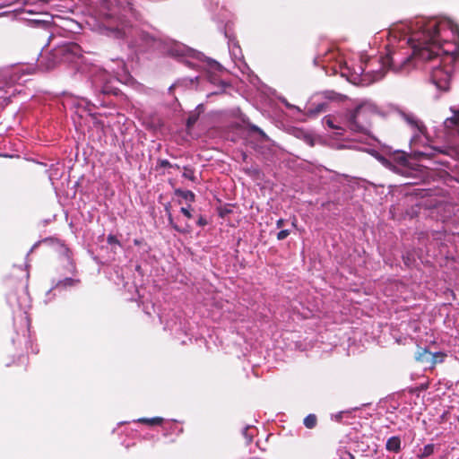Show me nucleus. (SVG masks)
Returning a JSON list of instances; mask_svg holds the SVG:
<instances>
[{
  "label": "nucleus",
  "instance_id": "obj_30",
  "mask_svg": "<svg viewBox=\"0 0 459 459\" xmlns=\"http://www.w3.org/2000/svg\"><path fill=\"white\" fill-rule=\"evenodd\" d=\"M169 224L172 226V228L175 230H177L178 232H182L183 231L177 224L174 223L173 218H172L171 214L169 215Z\"/></svg>",
  "mask_w": 459,
  "mask_h": 459
},
{
  "label": "nucleus",
  "instance_id": "obj_34",
  "mask_svg": "<svg viewBox=\"0 0 459 459\" xmlns=\"http://www.w3.org/2000/svg\"><path fill=\"white\" fill-rule=\"evenodd\" d=\"M207 220L204 216H200L197 221V225L203 227L207 224Z\"/></svg>",
  "mask_w": 459,
  "mask_h": 459
},
{
  "label": "nucleus",
  "instance_id": "obj_4",
  "mask_svg": "<svg viewBox=\"0 0 459 459\" xmlns=\"http://www.w3.org/2000/svg\"><path fill=\"white\" fill-rule=\"evenodd\" d=\"M82 73H86L91 84L94 94L99 97L100 95L117 94L116 82L118 76L125 74L126 65L123 60H117V68L112 69L111 74L105 68L96 65H91L87 68L80 67Z\"/></svg>",
  "mask_w": 459,
  "mask_h": 459
},
{
  "label": "nucleus",
  "instance_id": "obj_22",
  "mask_svg": "<svg viewBox=\"0 0 459 459\" xmlns=\"http://www.w3.org/2000/svg\"><path fill=\"white\" fill-rule=\"evenodd\" d=\"M183 177L194 182L196 180L194 170L188 167L184 168Z\"/></svg>",
  "mask_w": 459,
  "mask_h": 459
},
{
  "label": "nucleus",
  "instance_id": "obj_5",
  "mask_svg": "<svg viewBox=\"0 0 459 459\" xmlns=\"http://www.w3.org/2000/svg\"><path fill=\"white\" fill-rule=\"evenodd\" d=\"M403 119L413 130V135L411 138V154L416 160L434 159L437 153H443L441 148H436L425 145L426 126L413 114H403Z\"/></svg>",
  "mask_w": 459,
  "mask_h": 459
},
{
  "label": "nucleus",
  "instance_id": "obj_8",
  "mask_svg": "<svg viewBox=\"0 0 459 459\" xmlns=\"http://www.w3.org/2000/svg\"><path fill=\"white\" fill-rule=\"evenodd\" d=\"M225 37L229 38L228 45H229V51L230 54V56L233 60V62L238 65V67L245 73L246 70H248V66L247 64L243 61V54L240 47L238 46V42L235 41L234 39H230L228 36V33L225 32Z\"/></svg>",
  "mask_w": 459,
  "mask_h": 459
},
{
  "label": "nucleus",
  "instance_id": "obj_24",
  "mask_svg": "<svg viewBox=\"0 0 459 459\" xmlns=\"http://www.w3.org/2000/svg\"><path fill=\"white\" fill-rule=\"evenodd\" d=\"M159 166L160 168H177L179 169V166L178 164H171L168 160H159L158 161Z\"/></svg>",
  "mask_w": 459,
  "mask_h": 459
},
{
  "label": "nucleus",
  "instance_id": "obj_12",
  "mask_svg": "<svg viewBox=\"0 0 459 459\" xmlns=\"http://www.w3.org/2000/svg\"><path fill=\"white\" fill-rule=\"evenodd\" d=\"M326 106H327V104L325 101H322V102L311 101L306 107L307 114L310 117L316 116L320 113L326 111Z\"/></svg>",
  "mask_w": 459,
  "mask_h": 459
},
{
  "label": "nucleus",
  "instance_id": "obj_29",
  "mask_svg": "<svg viewBox=\"0 0 459 459\" xmlns=\"http://www.w3.org/2000/svg\"><path fill=\"white\" fill-rule=\"evenodd\" d=\"M107 241L109 245H120L118 239L114 235H108L107 238Z\"/></svg>",
  "mask_w": 459,
  "mask_h": 459
},
{
  "label": "nucleus",
  "instance_id": "obj_2",
  "mask_svg": "<svg viewBox=\"0 0 459 459\" xmlns=\"http://www.w3.org/2000/svg\"><path fill=\"white\" fill-rule=\"evenodd\" d=\"M132 19L137 20L138 13L129 0H102L97 10L93 30L109 38L127 39L128 47L135 52L158 49L180 58L189 67L204 70L211 83L225 87V82L219 78V74L223 72L220 63L180 42L136 30L133 28Z\"/></svg>",
  "mask_w": 459,
  "mask_h": 459
},
{
  "label": "nucleus",
  "instance_id": "obj_26",
  "mask_svg": "<svg viewBox=\"0 0 459 459\" xmlns=\"http://www.w3.org/2000/svg\"><path fill=\"white\" fill-rule=\"evenodd\" d=\"M248 127L252 132L258 133L264 138L266 137L264 132L262 129H260L257 126L249 124Z\"/></svg>",
  "mask_w": 459,
  "mask_h": 459
},
{
  "label": "nucleus",
  "instance_id": "obj_7",
  "mask_svg": "<svg viewBox=\"0 0 459 459\" xmlns=\"http://www.w3.org/2000/svg\"><path fill=\"white\" fill-rule=\"evenodd\" d=\"M454 112L453 117L444 121L446 141L455 147H459V112Z\"/></svg>",
  "mask_w": 459,
  "mask_h": 459
},
{
  "label": "nucleus",
  "instance_id": "obj_13",
  "mask_svg": "<svg viewBox=\"0 0 459 459\" xmlns=\"http://www.w3.org/2000/svg\"><path fill=\"white\" fill-rule=\"evenodd\" d=\"M73 104L77 108H82L84 111H87L89 114H91L95 108V104L91 103L85 98H77L73 100Z\"/></svg>",
  "mask_w": 459,
  "mask_h": 459
},
{
  "label": "nucleus",
  "instance_id": "obj_41",
  "mask_svg": "<svg viewBox=\"0 0 459 459\" xmlns=\"http://www.w3.org/2000/svg\"><path fill=\"white\" fill-rule=\"evenodd\" d=\"M378 159H379L381 161H383V162L385 160V158H383V157H378Z\"/></svg>",
  "mask_w": 459,
  "mask_h": 459
},
{
  "label": "nucleus",
  "instance_id": "obj_28",
  "mask_svg": "<svg viewBox=\"0 0 459 459\" xmlns=\"http://www.w3.org/2000/svg\"><path fill=\"white\" fill-rule=\"evenodd\" d=\"M4 91L0 88V93H2ZM9 103V97L4 96L0 94V106L4 108Z\"/></svg>",
  "mask_w": 459,
  "mask_h": 459
},
{
  "label": "nucleus",
  "instance_id": "obj_15",
  "mask_svg": "<svg viewBox=\"0 0 459 459\" xmlns=\"http://www.w3.org/2000/svg\"><path fill=\"white\" fill-rule=\"evenodd\" d=\"M174 194L177 196L182 197L183 199H185L186 201H187L189 203H194L195 201V195L190 190H183L180 188H177V189H175Z\"/></svg>",
  "mask_w": 459,
  "mask_h": 459
},
{
  "label": "nucleus",
  "instance_id": "obj_9",
  "mask_svg": "<svg viewBox=\"0 0 459 459\" xmlns=\"http://www.w3.org/2000/svg\"><path fill=\"white\" fill-rule=\"evenodd\" d=\"M34 71V68L29 65H20L12 69L10 74V82L11 83H22L26 82V79H23L24 76L30 74Z\"/></svg>",
  "mask_w": 459,
  "mask_h": 459
},
{
  "label": "nucleus",
  "instance_id": "obj_17",
  "mask_svg": "<svg viewBox=\"0 0 459 459\" xmlns=\"http://www.w3.org/2000/svg\"><path fill=\"white\" fill-rule=\"evenodd\" d=\"M436 448V445L434 444H428L424 446V447L420 450V454L418 455V457L420 459L429 457L431 455L434 454Z\"/></svg>",
  "mask_w": 459,
  "mask_h": 459
},
{
  "label": "nucleus",
  "instance_id": "obj_39",
  "mask_svg": "<svg viewBox=\"0 0 459 459\" xmlns=\"http://www.w3.org/2000/svg\"><path fill=\"white\" fill-rule=\"evenodd\" d=\"M26 11H27V13H36V11H35L34 9H27Z\"/></svg>",
  "mask_w": 459,
  "mask_h": 459
},
{
  "label": "nucleus",
  "instance_id": "obj_18",
  "mask_svg": "<svg viewBox=\"0 0 459 459\" xmlns=\"http://www.w3.org/2000/svg\"><path fill=\"white\" fill-rule=\"evenodd\" d=\"M430 356L431 352L429 351L427 349H422L417 352L415 358L418 361L429 364Z\"/></svg>",
  "mask_w": 459,
  "mask_h": 459
},
{
  "label": "nucleus",
  "instance_id": "obj_16",
  "mask_svg": "<svg viewBox=\"0 0 459 459\" xmlns=\"http://www.w3.org/2000/svg\"><path fill=\"white\" fill-rule=\"evenodd\" d=\"M446 358V353L442 351L437 352H431V356L429 359V365L432 367L437 363L444 362L445 359Z\"/></svg>",
  "mask_w": 459,
  "mask_h": 459
},
{
  "label": "nucleus",
  "instance_id": "obj_38",
  "mask_svg": "<svg viewBox=\"0 0 459 459\" xmlns=\"http://www.w3.org/2000/svg\"><path fill=\"white\" fill-rule=\"evenodd\" d=\"M297 222H298L297 218L294 216L292 218V221H291V225L293 228H297Z\"/></svg>",
  "mask_w": 459,
  "mask_h": 459
},
{
  "label": "nucleus",
  "instance_id": "obj_21",
  "mask_svg": "<svg viewBox=\"0 0 459 459\" xmlns=\"http://www.w3.org/2000/svg\"><path fill=\"white\" fill-rule=\"evenodd\" d=\"M316 416L315 414H308L307 417H305L303 423L306 428L313 429L316 425Z\"/></svg>",
  "mask_w": 459,
  "mask_h": 459
},
{
  "label": "nucleus",
  "instance_id": "obj_44",
  "mask_svg": "<svg viewBox=\"0 0 459 459\" xmlns=\"http://www.w3.org/2000/svg\"><path fill=\"white\" fill-rule=\"evenodd\" d=\"M348 81H351V82H353L354 83H356L355 80L353 81V80H351V78H348Z\"/></svg>",
  "mask_w": 459,
  "mask_h": 459
},
{
  "label": "nucleus",
  "instance_id": "obj_11",
  "mask_svg": "<svg viewBox=\"0 0 459 459\" xmlns=\"http://www.w3.org/2000/svg\"><path fill=\"white\" fill-rule=\"evenodd\" d=\"M323 124L331 129L336 130L338 134H342V132L347 129L343 125V115L340 121H337L334 117L326 116L323 118Z\"/></svg>",
  "mask_w": 459,
  "mask_h": 459
},
{
  "label": "nucleus",
  "instance_id": "obj_31",
  "mask_svg": "<svg viewBox=\"0 0 459 459\" xmlns=\"http://www.w3.org/2000/svg\"><path fill=\"white\" fill-rule=\"evenodd\" d=\"M62 253L64 254V255H65V257L67 258V261L70 262L71 257H70L69 248L63 245L62 246Z\"/></svg>",
  "mask_w": 459,
  "mask_h": 459
},
{
  "label": "nucleus",
  "instance_id": "obj_40",
  "mask_svg": "<svg viewBox=\"0 0 459 459\" xmlns=\"http://www.w3.org/2000/svg\"><path fill=\"white\" fill-rule=\"evenodd\" d=\"M98 102H99V104H100V106H104V105H105V103H104L102 100H98Z\"/></svg>",
  "mask_w": 459,
  "mask_h": 459
},
{
  "label": "nucleus",
  "instance_id": "obj_33",
  "mask_svg": "<svg viewBox=\"0 0 459 459\" xmlns=\"http://www.w3.org/2000/svg\"><path fill=\"white\" fill-rule=\"evenodd\" d=\"M281 102L285 105L286 108H293V109H297L299 111V108L294 105H291L285 99H282L281 100Z\"/></svg>",
  "mask_w": 459,
  "mask_h": 459
},
{
  "label": "nucleus",
  "instance_id": "obj_20",
  "mask_svg": "<svg viewBox=\"0 0 459 459\" xmlns=\"http://www.w3.org/2000/svg\"><path fill=\"white\" fill-rule=\"evenodd\" d=\"M255 428L253 426H247L243 429V436L245 437V438L247 439V443H250L254 437V435H255Z\"/></svg>",
  "mask_w": 459,
  "mask_h": 459
},
{
  "label": "nucleus",
  "instance_id": "obj_42",
  "mask_svg": "<svg viewBox=\"0 0 459 459\" xmlns=\"http://www.w3.org/2000/svg\"><path fill=\"white\" fill-rule=\"evenodd\" d=\"M38 351H39V350H38V349H35V350H34V349H32V352H34V353H38Z\"/></svg>",
  "mask_w": 459,
  "mask_h": 459
},
{
  "label": "nucleus",
  "instance_id": "obj_25",
  "mask_svg": "<svg viewBox=\"0 0 459 459\" xmlns=\"http://www.w3.org/2000/svg\"><path fill=\"white\" fill-rule=\"evenodd\" d=\"M340 459H354L352 454L347 450L339 451Z\"/></svg>",
  "mask_w": 459,
  "mask_h": 459
},
{
  "label": "nucleus",
  "instance_id": "obj_36",
  "mask_svg": "<svg viewBox=\"0 0 459 459\" xmlns=\"http://www.w3.org/2000/svg\"><path fill=\"white\" fill-rule=\"evenodd\" d=\"M284 224V220L283 219H279L277 221H276V228L277 229H281Z\"/></svg>",
  "mask_w": 459,
  "mask_h": 459
},
{
  "label": "nucleus",
  "instance_id": "obj_3",
  "mask_svg": "<svg viewBox=\"0 0 459 459\" xmlns=\"http://www.w3.org/2000/svg\"><path fill=\"white\" fill-rule=\"evenodd\" d=\"M48 45H52L49 56L44 64V57L40 55L39 59L40 65L46 69H52L57 64L67 63L79 65L82 60V48L75 42L65 41L61 36L51 33L48 36Z\"/></svg>",
  "mask_w": 459,
  "mask_h": 459
},
{
  "label": "nucleus",
  "instance_id": "obj_43",
  "mask_svg": "<svg viewBox=\"0 0 459 459\" xmlns=\"http://www.w3.org/2000/svg\"><path fill=\"white\" fill-rule=\"evenodd\" d=\"M134 244L135 245H138L139 244V241L137 239H134Z\"/></svg>",
  "mask_w": 459,
  "mask_h": 459
},
{
  "label": "nucleus",
  "instance_id": "obj_35",
  "mask_svg": "<svg viewBox=\"0 0 459 459\" xmlns=\"http://www.w3.org/2000/svg\"><path fill=\"white\" fill-rule=\"evenodd\" d=\"M403 259L404 264H405L406 265H409V264H410L411 259H410V257H409V254H407V255H403Z\"/></svg>",
  "mask_w": 459,
  "mask_h": 459
},
{
  "label": "nucleus",
  "instance_id": "obj_23",
  "mask_svg": "<svg viewBox=\"0 0 459 459\" xmlns=\"http://www.w3.org/2000/svg\"><path fill=\"white\" fill-rule=\"evenodd\" d=\"M395 159L399 164L403 165V166L407 165L408 160H407L405 152H397Z\"/></svg>",
  "mask_w": 459,
  "mask_h": 459
},
{
  "label": "nucleus",
  "instance_id": "obj_45",
  "mask_svg": "<svg viewBox=\"0 0 459 459\" xmlns=\"http://www.w3.org/2000/svg\"><path fill=\"white\" fill-rule=\"evenodd\" d=\"M39 2H40V3H45V1H44V0H39Z\"/></svg>",
  "mask_w": 459,
  "mask_h": 459
},
{
  "label": "nucleus",
  "instance_id": "obj_14",
  "mask_svg": "<svg viewBox=\"0 0 459 459\" xmlns=\"http://www.w3.org/2000/svg\"><path fill=\"white\" fill-rule=\"evenodd\" d=\"M385 448L387 451L398 453L401 450V439L398 436H393L386 440Z\"/></svg>",
  "mask_w": 459,
  "mask_h": 459
},
{
  "label": "nucleus",
  "instance_id": "obj_19",
  "mask_svg": "<svg viewBox=\"0 0 459 459\" xmlns=\"http://www.w3.org/2000/svg\"><path fill=\"white\" fill-rule=\"evenodd\" d=\"M164 419L160 417H154V418H140L136 420L135 421L141 422V423H146L148 425H157L161 424L163 422Z\"/></svg>",
  "mask_w": 459,
  "mask_h": 459
},
{
  "label": "nucleus",
  "instance_id": "obj_37",
  "mask_svg": "<svg viewBox=\"0 0 459 459\" xmlns=\"http://www.w3.org/2000/svg\"><path fill=\"white\" fill-rule=\"evenodd\" d=\"M333 94H334L333 92H325L324 93L325 98L330 99V100L333 99Z\"/></svg>",
  "mask_w": 459,
  "mask_h": 459
},
{
  "label": "nucleus",
  "instance_id": "obj_6",
  "mask_svg": "<svg viewBox=\"0 0 459 459\" xmlns=\"http://www.w3.org/2000/svg\"><path fill=\"white\" fill-rule=\"evenodd\" d=\"M377 113V106L371 101H363L343 114V125L354 133L368 134L372 117Z\"/></svg>",
  "mask_w": 459,
  "mask_h": 459
},
{
  "label": "nucleus",
  "instance_id": "obj_10",
  "mask_svg": "<svg viewBox=\"0 0 459 459\" xmlns=\"http://www.w3.org/2000/svg\"><path fill=\"white\" fill-rule=\"evenodd\" d=\"M79 282V280L74 278H65L64 280L58 281L48 292L47 299L45 300L46 303L49 302L52 299V292L55 291L54 295H56V291H60L62 290H65L67 288H71L75 286Z\"/></svg>",
  "mask_w": 459,
  "mask_h": 459
},
{
  "label": "nucleus",
  "instance_id": "obj_1",
  "mask_svg": "<svg viewBox=\"0 0 459 459\" xmlns=\"http://www.w3.org/2000/svg\"><path fill=\"white\" fill-rule=\"evenodd\" d=\"M389 44L385 56L381 58L378 70L366 71L359 67V82L369 84L385 76V69L394 72L407 71L412 59L426 62L432 83L441 91H447L459 57V28L447 18L420 17L400 22L388 32Z\"/></svg>",
  "mask_w": 459,
  "mask_h": 459
},
{
  "label": "nucleus",
  "instance_id": "obj_32",
  "mask_svg": "<svg viewBox=\"0 0 459 459\" xmlns=\"http://www.w3.org/2000/svg\"><path fill=\"white\" fill-rule=\"evenodd\" d=\"M180 212L187 218H192V213L190 212L188 207H182Z\"/></svg>",
  "mask_w": 459,
  "mask_h": 459
},
{
  "label": "nucleus",
  "instance_id": "obj_27",
  "mask_svg": "<svg viewBox=\"0 0 459 459\" xmlns=\"http://www.w3.org/2000/svg\"><path fill=\"white\" fill-rule=\"evenodd\" d=\"M290 235V230H281V231L278 232L277 234V239L278 240H283L285 239L288 236Z\"/></svg>",
  "mask_w": 459,
  "mask_h": 459
}]
</instances>
